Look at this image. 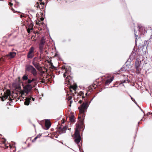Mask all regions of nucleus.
<instances>
[{
    "label": "nucleus",
    "mask_w": 152,
    "mask_h": 152,
    "mask_svg": "<svg viewBox=\"0 0 152 152\" xmlns=\"http://www.w3.org/2000/svg\"><path fill=\"white\" fill-rule=\"evenodd\" d=\"M70 67L68 68L67 70V68L65 66H63L62 67V69H65V72L63 74V76L65 78V84H67L68 87L69 88L70 91L71 92H72V89L75 91L77 87L76 84L75 83L74 81L72 80V77L69 75L70 73Z\"/></svg>",
    "instance_id": "obj_1"
},
{
    "label": "nucleus",
    "mask_w": 152,
    "mask_h": 152,
    "mask_svg": "<svg viewBox=\"0 0 152 152\" xmlns=\"http://www.w3.org/2000/svg\"><path fill=\"white\" fill-rule=\"evenodd\" d=\"M94 98V97H93L90 102L87 101V99H85L84 100L85 102H83V104L81 105L80 106L78 107L80 113L83 114V117L84 116H85L84 115V113L85 112V110H86L87 109L89 106V105L90 104L91 101Z\"/></svg>",
    "instance_id": "obj_2"
},
{
    "label": "nucleus",
    "mask_w": 152,
    "mask_h": 152,
    "mask_svg": "<svg viewBox=\"0 0 152 152\" xmlns=\"http://www.w3.org/2000/svg\"><path fill=\"white\" fill-rule=\"evenodd\" d=\"M25 71L26 72H30L34 77L36 76L37 75V72L36 69L32 65H26Z\"/></svg>",
    "instance_id": "obj_3"
},
{
    "label": "nucleus",
    "mask_w": 152,
    "mask_h": 152,
    "mask_svg": "<svg viewBox=\"0 0 152 152\" xmlns=\"http://www.w3.org/2000/svg\"><path fill=\"white\" fill-rule=\"evenodd\" d=\"M139 59H136L135 63V66L136 69V70L139 73L140 72L142 68L143 63Z\"/></svg>",
    "instance_id": "obj_4"
},
{
    "label": "nucleus",
    "mask_w": 152,
    "mask_h": 152,
    "mask_svg": "<svg viewBox=\"0 0 152 152\" xmlns=\"http://www.w3.org/2000/svg\"><path fill=\"white\" fill-rule=\"evenodd\" d=\"M75 141L77 144H78L80 141L81 137L79 131L76 129L75 133Z\"/></svg>",
    "instance_id": "obj_5"
},
{
    "label": "nucleus",
    "mask_w": 152,
    "mask_h": 152,
    "mask_svg": "<svg viewBox=\"0 0 152 152\" xmlns=\"http://www.w3.org/2000/svg\"><path fill=\"white\" fill-rule=\"evenodd\" d=\"M35 58H34L33 59V61L32 62V64L37 70L40 71L42 73H44V72L42 70V68L39 65V63L34 62V60Z\"/></svg>",
    "instance_id": "obj_6"
},
{
    "label": "nucleus",
    "mask_w": 152,
    "mask_h": 152,
    "mask_svg": "<svg viewBox=\"0 0 152 152\" xmlns=\"http://www.w3.org/2000/svg\"><path fill=\"white\" fill-rule=\"evenodd\" d=\"M45 42V39H44V37H42L40 41L39 45V52L41 54L42 53H43V49Z\"/></svg>",
    "instance_id": "obj_7"
},
{
    "label": "nucleus",
    "mask_w": 152,
    "mask_h": 152,
    "mask_svg": "<svg viewBox=\"0 0 152 152\" xmlns=\"http://www.w3.org/2000/svg\"><path fill=\"white\" fill-rule=\"evenodd\" d=\"M23 87L24 89V91L25 93L26 94L30 92L31 90L32 87L31 84H27L25 86L23 85Z\"/></svg>",
    "instance_id": "obj_8"
},
{
    "label": "nucleus",
    "mask_w": 152,
    "mask_h": 152,
    "mask_svg": "<svg viewBox=\"0 0 152 152\" xmlns=\"http://www.w3.org/2000/svg\"><path fill=\"white\" fill-rule=\"evenodd\" d=\"M66 129L67 128L66 126H63V127H60L58 129V132L59 134H61L62 133H65Z\"/></svg>",
    "instance_id": "obj_9"
},
{
    "label": "nucleus",
    "mask_w": 152,
    "mask_h": 152,
    "mask_svg": "<svg viewBox=\"0 0 152 152\" xmlns=\"http://www.w3.org/2000/svg\"><path fill=\"white\" fill-rule=\"evenodd\" d=\"M16 53L15 52H10L8 54L6 55V56L7 58L10 57V58H14L15 56Z\"/></svg>",
    "instance_id": "obj_10"
},
{
    "label": "nucleus",
    "mask_w": 152,
    "mask_h": 152,
    "mask_svg": "<svg viewBox=\"0 0 152 152\" xmlns=\"http://www.w3.org/2000/svg\"><path fill=\"white\" fill-rule=\"evenodd\" d=\"M51 125V123L49 120L47 119L45 120V126L47 129H48L50 127Z\"/></svg>",
    "instance_id": "obj_11"
},
{
    "label": "nucleus",
    "mask_w": 152,
    "mask_h": 152,
    "mask_svg": "<svg viewBox=\"0 0 152 152\" xmlns=\"http://www.w3.org/2000/svg\"><path fill=\"white\" fill-rule=\"evenodd\" d=\"M138 34H139V33H140V34H143L145 33V29L143 27H142V26H138Z\"/></svg>",
    "instance_id": "obj_12"
},
{
    "label": "nucleus",
    "mask_w": 152,
    "mask_h": 152,
    "mask_svg": "<svg viewBox=\"0 0 152 152\" xmlns=\"http://www.w3.org/2000/svg\"><path fill=\"white\" fill-rule=\"evenodd\" d=\"M113 77H112L110 78L107 80L105 83V84L106 85H108L109 84L111 83L113 80Z\"/></svg>",
    "instance_id": "obj_13"
},
{
    "label": "nucleus",
    "mask_w": 152,
    "mask_h": 152,
    "mask_svg": "<svg viewBox=\"0 0 152 152\" xmlns=\"http://www.w3.org/2000/svg\"><path fill=\"white\" fill-rule=\"evenodd\" d=\"M31 100V98H26V101L24 102L25 105H29Z\"/></svg>",
    "instance_id": "obj_14"
},
{
    "label": "nucleus",
    "mask_w": 152,
    "mask_h": 152,
    "mask_svg": "<svg viewBox=\"0 0 152 152\" xmlns=\"http://www.w3.org/2000/svg\"><path fill=\"white\" fill-rule=\"evenodd\" d=\"M10 91H9V92L7 93H5V94L3 96L5 99H7L8 97L10 96Z\"/></svg>",
    "instance_id": "obj_15"
},
{
    "label": "nucleus",
    "mask_w": 152,
    "mask_h": 152,
    "mask_svg": "<svg viewBox=\"0 0 152 152\" xmlns=\"http://www.w3.org/2000/svg\"><path fill=\"white\" fill-rule=\"evenodd\" d=\"M74 116L72 115H71L69 117V120L71 122H75V121L74 119Z\"/></svg>",
    "instance_id": "obj_16"
},
{
    "label": "nucleus",
    "mask_w": 152,
    "mask_h": 152,
    "mask_svg": "<svg viewBox=\"0 0 152 152\" xmlns=\"http://www.w3.org/2000/svg\"><path fill=\"white\" fill-rule=\"evenodd\" d=\"M134 34L135 35V42L136 43L137 42V37H138V34H137V32H135V30L134 29Z\"/></svg>",
    "instance_id": "obj_17"
},
{
    "label": "nucleus",
    "mask_w": 152,
    "mask_h": 152,
    "mask_svg": "<svg viewBox=\"0 0 152 152\" xmlns=\"http://www.w3.org/2000/svg\"><path fill=\"white\" fill-rule=\"evenodd\" d=\"M34 48L33 47H31L30 48V49H29V50L28 53H29V54H30V53L34 54L33 53L34 52Z\"/></svg>",
    "instance_id": "obj_18"
},
{
    "label": "nucleus",
    "mask_w": 152,
    "mask_h": 152,
    "mask_svg": "<svg viewBox=\"0 0 152 152\" xmlns=\"http://www.w3.org/2000/svg\"><path fill=\"white\" fill-rule=\"evenodd\" d=\"M28 77L27 75H24L22 77V79L24 81H26L28 79Z\"/></svg>",
    "instance_id": "obj_19"
},
{
    "label": "nucleus",
    "mask_w": 152,
    "mask_h": 152,
    "mask_svg": "<svg viewBox=\"0 0 152 152\" xmlns=\"http://www.w3.org/2000/svg\"><path fill=\"white\" fill-rule=\"evenodd\" d=\"M34 56V54H32V53H28L27 55V58H33Z\"/></svg>",
    "instance_id": "obj_20"
},
{
    "label": "nucleus",
    "mask_w": 152,
    "mask_h": 152,
    "mask_svg": "<svg viewBox=\"0 0 152 152\" xmlns=\"http://www.w3.org/2000/svg\"><path fill=\"white\" fill-rule=\"evenodd\" d=\"M79 94L80 96H82V97L83 99L85 98V97L84 96V93L82 91H80L79 93Z\"/></svg>",
    "instance_id": "obj_21"
},
{
    "label": "nucleus",
    "mask_w": 152,
    "mask_h": 152,
    "mask_svg": "<svg viewBox=\"0 0 152 152\" xmlns=\"http://www.w3.org/2000/svg\"><path fill=\"white\" fill-rule=\"evenodd\" d=\"M149 40H150V43L151 44L152 43V35H151L150 36V38L149 39ZM150 42L149 40H148L147 41H146V43H147V42L148 43V44H149V42Z\"/></svg>",
    "instance_id": "obj_22"
},
{
    "label": "nucleus",
    "mask_w": 152,
    "mask_h": 152,
    "mask_svg": "<svg viewBox=\"0 0 152 152\" xmlns=\"http://www.w3.org/2000/svg\"><path fill=\"white\" fill-rule=\"evenodd\" d=\"M45 3L44 2H41L40 3V4L39 5V4H38V5H37V7H39V8H40V5H43L44 6L45 5Z\"/></svg>",
    "instance_id": "obj_23"
},
{
    "label": "nucleus",
    "mask_w": 152,
    "mask_h": 152,
    "mask_svg": "<svg viewBox=\"0 0 152 152\" xmlns=\"http://www.w3.org/2000/svg\"><path fill=\"white\" fill-rule=\"evenodd\" d=\"M32 82V81L31 80H30L29 79H28L27 80V83L29 84H30Z\"/></svg>",
    "instance_id": "obj_24"
},
{
    "label": "nucleus",
    "mask_w": 152,
    "mask_h": 152,
    "mask_svg": "<svg viewBox=\"0 0 152 152\" xmlns=\"http://www.w3.org/2000/svg\"><path fill=\"white\" fill-rule=\"evenodd\" d=\"M33 29V28H28L27 29V30L28 33H29L30 32V31L31 30H32Z\"/></svg>",
    "instance_id": "obj_25"
},
{
    "label": "nucleus",
    "mask_w": 152,
    "mask_h": 152,
    "mask_svg": "<svg viewBox=\"0 0 152 152\" xmlns=\"http://www.w3.org/2000/svg\"><path fill=\"white\" fill-rule=\"evenodd\" d=\"M42 134H39L36 137L37 138H39L41 136Z\"/></svg>",
    "instance_id": "obj_26"
},
{
    "label": "nucleus",
    "mask_w": 152,
    "mask_h": 152,
    "mask_svg": "<svg viewBox=\"0 0 152 152\" xmlns=\"http://www.w3.org/2000/svg\"><path fill=\"white\" fill-rule=\"evenodd\" d=\"M32 82L36 81H37V79L36 78H33L32 80H31Z\"/></svg>",
    "instance_id": "obj_27"
},
{
    "label": "nucleus",
    "mask_w": 152,
    "mask_h": 152,
    "mask_svg": "<svg viewBox=\"0 0 152 152\" xmlns=\"http://www.w3.org/2000/svg\"><path fill=\"white\" fill-rule=\"evenodd\" d=\"M129 96H130V97H131V99L133 101V102H134L135 101V100L131 96V95H129Z\"/></svg>",
    "instance_id": "obj_28"
},
{
    "label": "nucleus",
    "mask_w": 152,
    "mask_h": 152,
    "mask_svg": "<svg viewBox=\"0 0 152 152\" xmlns=\"http://www.w3.org/2000/svg\"><path fill=\"white\" fill-rule=\"evenodd\" d=\"M37 137H35L32 140V142H35L36 140H37Z\"/></svg>",
    "instance_id": "obj_29"
},
{
    "label": "nucleus",
    "mask_w": 152,
    "mask_h": 152,
    "mask_svg": "<svg viewBox=\"0 0 152 152\" xmlns=\"http://www.w3.org/2000/svg\"><path fill=\"white\" fill-rule=\"evenodd\" d=\"M72 97L71 96H69L68 98V100H70L71 99H72Z\"/></svg>",
    "instance_id": "obj_30"
},
{
    "label": "nucleus",
    "mask_w": 152,
    "mask_h": 152,
    "mask_svg": "<svg viewBox=\"0 0 152 152\" xmlns=\"http://www.w3.org/2000/svg\"><path fill=\"white\" fill-rule=\"evenodd\" d=\"M123 68H121V71H126V69H125V68L124 69H123Z\"/></svg>",
    "instance_id": "obj_31"
},
{
    "label": "nucleus",
    "mask_w": 152,
    "mask_h": 152,
    "mask_svg": "<svg viewBox=\"0 0 152 152\" xmlns=\"http://www.w3.org/2000/svg\"><path fill=\"white\" fill-rule=\"evenodd\" d=\"M51 65V66L52 67V68H55L56 67L53 65V64L52 63H51V64H50Z\"/></svg>",
    "instance_id": "obj_32"
},
{
    "label": "nucleus",
    "mask_w": 152,
    "mask_h": 152,
    "mask_svg": "<svg viewBox=\"0 0 152 152\" xmlns=\"http://www.w3.org/2000/svg\"><path fill=\"white\" fill-rule=\"evenodd\" d=\"M83 102V100H80L78 102L80 104H81Z\"/></svg>",
    "instance_id": "obj_33"
},
{
    "label": "nucleus",
    "mask_w": 152,
    "mask_h": 152,
    "mask_svg": "<svg viewBox=\"0 0 152 152\" xmlns=\"http://www.w3.org/2000/svg\"><path fill=\"white\" fill-rule=\"evenodd\" d=\"M126 81H127V80H124L122 82H123V83H126Z\"/></svg>",
    "instance_id": "obj_34"
},
{
    "label": "nucleus",
    "mask_w": 152,
    "mask_h": 152,
    "mask_svg": "<svg viewBox=\"0 0 152 152\" xmlns=\"http://www.w3.org/2000/svg\"><path fill=\"white\" fill-rule=\"evenodd\" d=\"M83 122H84V119L82 120L81 121V123L82 124H83Z\"/></svg>",
    "instance_id": "obj_35"
},
{
    "label": "nucleus",
    "mask_w": 152,
    "mask_h": 152,
    "mask_svg": "<svg viewBox=\"0 0 152 152\" xmlns=\"http://www.w3.org/2000/svg\"><path fill=\"white\" fill-rule=\"evenodd\" d=\"M18 79L19 80V81L20 82V77H18Z\"/></svg>",
    "instance_id": "obj_36"
},
{
    "label": "nucleus",
    "mask_w": 152,
    "mask_h": 152,
    "mask_svg": "<svg viewBox=\"0 0 152 152\" xmlns=\"http://www.w3.org/2000/svg\"><path fill=\"white\" fill-rule=\"evenodd\" d=\"M30 98H31V99H32V100L33 101H34V100H35V99L33 98H32V97H30Z\"/></svg>",
    "instance_id": "obj_37"
},
{
    "label": "nucleus",
    "mask_w": 152,
    "mask_h": 152,
    "mask_svg": "<svg viewBox=\"0 0 152 152\" xmlns=\"http://www.w3.org/2000/svg\"><path fill=\"white\" fill-rule=\"evenodd\" d=\"M134 102V103L137 105V106H138V107H139V106L137 104V102L135 101Z\"/></svg>",
    "instance_id": "obj_38"
},
{
    "label": "nucleus",
    "mask_w": 152,
    "mask_h": 152,
    "mask_svg": "<svg viewBox=\"0 0 152 152\" xmlns=\"http://www.w3.org/2000/svg\"><path fill=\"white\" fill-rule=\"evenodd\" d=\"M10 6H12L13 5V4L11 3H10Z\"/></svg>",
    "instance_id": "obj_39"
},
{
    "label": "nucleus",
    "mask_w": 152,
    "mask_h": 152,
    "mask_svg": "<svg viewBox=\"0 0 152 152\" xmlns=\"http://www.w3.org/2000/svg\"><path fill=\"white\" fill-rule=\"evenodd\" d=\"M88 92H87V93H86V94H85V95H86V96H87L88 95Z\"/></svg>",
    "instance_id": "obj_40"
},
{
    "label": "nucleus",
    "mask_w": 152,
    "mask_h": 152,
    "mask_svg": "<svg viewBox=\"0 0 152 152\" xmlns=\"http://www.w3.org/2000/svg\"><path fill=\"white\" fill-rule=\"evenodd\" d=\"M23 17V15H20V17L21 18Z\"/></svg>",
    "instance_id": "obj_41"
},
{
    "label": "nucleus",
    "mask_w": 152,
    "mask_h": 152,
    "mask_svg": "<svg viewBox=\"0 0 152 152\" xmlns=\"http://www.w3.org/2000/svg\"><path fill=\"white\" fill-rule=\"evenodd\" d=\"M148 113H149V114H152V113H150V112Z\"/></svg>",
    "instance_id": "obj_42"
},
{
    "label": "nucleus",
    "mask_w": 152,
    "mask_h": 152,
    "mask_svg": "<svg viewBox=\"0 0 152 152\" xmlns=\"http://www.w3.org/2000/svg\"><path fill=\"white\" fill-rule=\"evenodd\" d=\"M140 110H141L142 111V112L144 113L143 111V110H142L141 109Z\"/></svg>",
    "instance_id": "obj_43"
},
{
    "label": "nucleus",
    "mask_w": 152,
    "mask_h": 152,
    "mask_svg": "<svg viewBox=\"0 0 152 152\" xmlns=\"http://www.w3.org/2000/svg\"><path fill=\"white\" fill-rule=\"evenodd\" d=\"M42 1V0H40L39 1Z\"/></svg>",
    "instance_id": "obj_44"
},
{
    "label": "nucleus",
    "mask_w": 152,
    "mask_h": 152,
    "mask_svg": "<svg viewBox=\"0 0 152 152\" xmlns=\"http://www.w3.org/2000/svg\"><path fill=\"white\" fill-rule=\"evenodd\" d=\"M5 141H6V139H5Z\"/></svg>",
    "instance_id": "obj_45"
},
{
    "label": "nucleus",
    "mask_w": 152,
    "mask_h": 152,
    "mask_svg": "<svg viewBox=\"0 0 152 152\" xmlns=\"http://www.w3.org/2000/svg\"><path fill=\"white\" fill-rule=\"evenodd\" d=\"M45 52H47L46 50V51H45Z\"/></svg>",
    "instance_id": "obj_46"
},
{
    "label": "nucleus",
    "mask_w": 152,
    "mask_h": 152,
    "mask_svg": "<svg viewBox=\"0 0 152 152\" xmlns=\"http://www.w3.org/2000/svg\"><path fill=\"white\" fill-rule=\"evenodd\" d=\"M14 0L15 1V0Z\"/></svg>",
    "instance_id": "obj_47"
},
{
    "label": "nucleus",
    "mask_w": 152,
    "mask_h": 152,
    "mask_svg": "<svg viewBox=\"0 0 152 152\" xmlns=\"http://www.w3.org/2000/svg\"><path fill=\"white\" fill-rule=\"evenodd\" d=\"M0 135H1V134H0Z\"/></svg>",
    "instance_id": "obj_48"
}]
</instances>
